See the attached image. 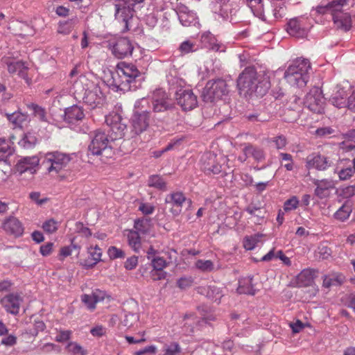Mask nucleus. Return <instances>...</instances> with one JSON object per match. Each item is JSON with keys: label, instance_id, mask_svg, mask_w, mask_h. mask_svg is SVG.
Returning a JSON list of instances; mask_svg holds the SVG:
<instances>
[{"label": "nucleus", "instance_id": "nucleus-1", "mask_svg": "<svg viewBox=\"0 0 355 355\" xmlns=\"http://www.w3.org/2000/svg\"><path fill=\"white\" fill-rule=\"evenodd\" d=\"M141 73L132 63L120 62L114 71L105 73L104 83L113 91L135 90L141 84Z\"/></svg>", "mask_w": 355, "mask_h": 355}, {"label": "nucleus", "instance_id": "nucleus-2", "mask_svg": "<svg viewBox=\"0 0 355 355\" xmlns=\"http://www.w3.org/2000/svg\"><path fill=\"white\" fill-rule=\"evenodd\" d=\"M105 123L109 127L108 136L105 131L96 130L92 133V141L89 146V150L93 154L99 155L110 148V140H116L123 137L125 135L127 125L123 121L121 116L116 112H112L105 117Z\"/></svg>", "mask_w": 355, "mask_h": 355}, {"label": "nucleus", "instance_id": "nucleus-3", "mask_svg": "<svg viewBox=\"0 0 355 355\" xmlns=\"http://www.w3.org/2000/svg\"><path fill=\"white\" fill-rule=\"evenodd\" d=\"M73 81L72 89L77 98H82L92 109L103 105L105 96L101 85H106L104 81H93L85 75H80Z\"/></svg>", "mask_w": 355, "mask_h": 355}, {"label": "nucleus", "instance_id": "nucleus-4", "mask_svg": "<svg viewBox=\"0 0 355 355\" xmlns=\"http://www.w3.org/2000/svg\"><path fill=\"white\" fill-rule=\"evenodd\" d=\"M261 78L254 67L245 68L237 79L240 94L245 96L253 94L257 96L264 95L269 88V83L266 78Z\"/></svg>", "mask_w": 355, "mask_h": 355}, {"label": "nucleus", "instance_id": "nucleus-5", "mask_svg": "<svg viewBox=\"0 0 355 355\" xmlns=\"http://www.w3.org/2000/svg\"><path fill=\"white\" fill-rule=\"evenodd\" d=\"M330 15L335 26L344 31L352 28V14L350 9L355 4L354 0H331Z\"/></svg>", "mask_w": 355, "mask_h": 355}, {"label": "nucleus", "instance_id": "nucleus-6", "mask_svg": "<svg viewBox=\"0 0 355 355\" xmlns=\"http://www.w3.org/2000/svg\"><path fill=\"white\" fill-rule=\"evenodd\" d=\"M311 64L307 59L298 58L292 62L286 69L284 78L292 87H303L309 78Z\"/></svg>", "mask_w": 355, "mask_h": 355}, {"label": "nucleus", "instance_id": "nucleus-7", "mask_svg": "<svg viewBox=\"0 0 355 355\" xmlns=\"http://www.w3.org/2000/svg\"><path fill=\"white\" fill-rule=\"evenodd\" d=\"M149 99L142 98L136 101L135 110L130 119L132 137L146 131L150 123V112L147 110Z\"/></svg>", "mask_w": 355, "mask_h": 355}, {"label": "nucleus", "instance_id": "nucleus-8", "mask_svg": "<svg viewBox=\"0 0 355 355\" xmlns=\"http://www.w3.org/2000/svg\"><path fill=\"white\" fill-rule=\"evenodd\" d=\"M42 166L49 173L58 174L64 169L69 163L71 158L68 154L52 151L41 155Z\"/></svg>", "mask_w": 355, "mask_h": 355}, {"label": "nucleus", "instance_id": "nucleus-9", "mask_svg": "<svg viewBox=\"0 0 355 355\" xmlns=\"http://www.w3.org/2000/svg\"><path fill=\"white\" fill-rule=\"evenodd\" d=\"M227 85L222 79L211 80L207 83L202 92V98L205 102L212 103L221 99L228 93Z\"/></svg>", "mask_w": 355, "mask_h": 355}, {"label": "nucleus", "instance_id": "nucleus-10", "mask_svg": "<svg viewBox=\"0 0 355 355\" xmlns=\"http://www.w3.org/2000/svg\"><path fill=\"white\" fill-rule=\"evenodd\" d=\"M144 0H115V19L124 22L128 26V21L134 14L135 9L139 7Z\"/></svg>", "mask_w": 355, "mask_h": 355}, {"label": "nucleus", "instance_id": "nucleus-11", "mask_svg": "<svg viewBox=\"0 0 355 355\" xmlns=\"http://www.w3.org/2000/svg\"><path fill=\"white\" fill-rule=\"evenodd\" d=\"M147 98L149 99V104L151 103L152 110L155 113L164 112L174 107L172 99L163 89H156Z\"/></svg>", "mask_w": 355, "mask_h": 355}, {"label": "nucleus", "instance_id": "nucleus-12", "mask_svg": "<svg viewBox=\"0 0 355 355\" xmlns=\"http://www.w3.org/2000/svg\"><path fill=\"white\" fill-rule=\"evenodd\" d=\"M304 105L314 113L322 114L324 112V98L321 89L314 87L310 89L304 98Z\"/></svg>", "mask_w": 355, "mask_h": 355}, {"label": "nucleus", "instance_id": "nucleus-13", "mask_svg": "<svg viewBox=\"0 0 355 355\" xmlns=\"http://www.w3.org/2000/svg\"><path fill=\"white\" fill-rule=\"evenodd\" d=\"M109 49L117 58H123L132 54L133 46L127 37H118L109 41Z\"/></svg>", "mask_w": 355, "mask_h": 355}, {"label": "nucleus", "instance_id": "nucleus-14", "mask_svg": "<svg viewBox=\"0 0 355 355\" xmlns=\"http://www.w3.org/2000/svg\"><path fill=\"white\" fill-rule=\"evenodd\" d=\"M1 228L6 234L14 238L21 237L24 232L22 222L12 216H8L2 220Z\"/></svg>", "mask_w": 355, "mask_h": 355}, {"label": "nucleus", "instance_id": "nucleus-15", "mask_svg": "<svg viewBox=\"0 0 355 355\" xmlns=\"http://www.w3.org/2000/svg\"><path fill=\"white\" fill-rule=\"evenodd\" d=\"M175 98L178 104L185 111L191 110L198 105L197 96L189 89L177 91Z\"/></svg>", "mask_w": 355, "mask_h": 355}, {"label": "nucleus", "instance_id": "nucleus-16", "mask_svg": "<svg viewBox=\"0 0 355 355\" xmlns=\"http://www.w3.org/2000/svg\"><path fill=\"white\" fill-rule=\"evenodd\" d=\"M22 302V297L15 293L7 294L0 300V304L5 311L15 315L19 313Z\"/></svg>", "mask_w": 355, "mask_h": 355}, {"label": "nucleus", "instance_id": "nucleus-17", "mask_svg": "<svg viewBox=\"0 0 355 355\" xmlns=\"http://www.w3.org/2000/svg\"><path fill=\"white\" fill-rule=\"evenodd\" d=\"M165 202L171 206V212L174 216H178L181 213L183 203L187 202L189 207L191 205V200L187 199L183 193L180 191L173 192L167 195Z\"/></svg>", "mask_w": 355, "mask_h": 355}, {"label": "nucleus", "instance_id": "nucleus-18", "mask_svg": "<svg viewBox=\"0 0 355 355\" xmlns=\"http://www.w3.org/2000/svg\"><path fill=\"white\" fill-rule=\"evenodd\" d=\"M310 25L306 24V19L297 17L292 19L288 23L287 32L296 37H304L307 35Z\"/></svg>", "mask_w": 355, "mask_h": 355}, {"label": "nucleus", "instance_id": "nucleus-19", "mask_svg": "<svg viewBox=\"0 0 355 355\" xmlns=\"http://www.w3.org/2000/svg\"><path fill=\"white\" fill-rule=\"evenodd\" d=\"M202 170L208 173L219 174L222 171V166L216 162V156L212 153L204 154L201 157Z\"/></svg>", "mask_w": 355, "mask_h": 355}, {"label": "nucleus", "instance_id": "nucleus-20", "mask_svg": "<svg viewBox=\"0 0 355 355\" xmlns=\"http://www.w3.org/2000/svg\"><path fill=\"white\" fill-rule=\"evenodd\" d=\"M176 12L180 23L184 26H196L199 24L196 14L183 5L178 7Z\"/></svg>", "mask_w": 355, "mask_h": 355}, {"label": "nucleus", "instance_id": "nucleus-21", "mask_svg": "<svg viewBox=\"0 0 355 355\" xmlns=\"http://www.w3.org/2000/svg\"><path fill=\"white\" fill-rule=\"evenodd\" d=\"M211 9L214 13L226 20L233 15L234 9L230 0H219L213 2Z\"/></svg>", "mask_w": 355, "mask_h": 355}, {"label": "nucleus", "instance_id": "nucleus-22", "mask_svg": "<svg viewBox=\"0 0 355 355\" xmlns=\"http://www.w3.org/2000/svg\"><path fill=\"white\" fill-rule=\"evenodd\" d=\"M313 183L315 186L314 193L320 199L328 197L330 190L335 187L334 181L330 179L313 180Z\"/></svg>", "mask_w": 355, "mask_h": 355}, {"label": "nucleus", "instance_id": "nucleus-23", "mask_svg": "<svg viewBox=\"0 0 355 355\" xmlns=\"http://www.w3.org/2000/svg\"><path fill=\"white\" fill-rule=\"evenodd\" d=\"M85 117L83 108L73 105L65 109L64 121L69 125H75L81 121Z\"/></svg>", "mask_w": 355, "mask_h": 355}, {"label": "nucleus", "instance_id": "nucleus-24", "mask_svg": "<svg viewBox=\"0 0 355 355\" xmlns=\"http://www.w3.org/2000/svg\"><path fill=\"white\" fill-rule=\"evenodd\" d=\"M106 296L105 291L96 289L92 291V294H84L81 296V300L87 309L93 311L96 308V304L103 301Z\"/></svg>", "mask_w": 355, "mask_h": 355}, {"label": "nucleus", "instance_id": "nucleus-25", "mask_svg": "<svg viewBox=\"0 0 355 355\" xmlns=\"http://www.w3.org/2000/svg\"><path fill=\"white\" fill-rule=\"evenodd\" d=\"M40 159L37 156L26 157L20 159L17 164V170L20 173L29 172L33 174L40 163Z\"/></svg>", "mask_w": 355, "mask_h": 355}, {"label": "nucleus", "instance_id": "nucleus-26", "mask_svg": "<svg viewBox=\"0 0 355 355\" xmlns=\"http://www.w3.org/2000/svg\"><path fill=\"white\" fill-rule=\"evenodd\" d=\"M334 173L338 174L340 180H349L354 174L350 159H339L336 165Z\"/></svg>", "mask_w": 355, "mask_h": 355}, {"label": "nucleus", "instance_id": "nucleus-27", "mask_svg": "<svg viewBox=\"0 0 355 355\" xmlns=\"http://www.w3.org/2000/svg\"><path fill=\"white\" fill-rule=\"evenodd\" d=\"M166 79L169 89L174 90L175 92L180 89H183L186 85L184 80L179 76L178 72L174 68L168 70Z\"/></svg>", "mask_w": 355, "mask_h": 355}, {"label": "nucleus", "instance_id": "nucleus-28", "mask_svg": "<svg viewBox=\"0 0 355 355\" xmlns=\"http://www.w3.org/2000/svg\"><path fill=\"white\" fill-rule=\"evenodd\" d=\"M307 166L309 168L323 171L331 166V162L323 155H315L308 157Z\"/></svg>", "mask_w": 355, "mask_h": 355}, {"label": "nucleus", "instance_id": "nucleus-29", "mask_svg": "<svg viewBox=\"0 0 355 355\" xmlns=\"http://www.w3.org/2000/svg\"><path fill=\"white\" fill-rule=\"evenodd\" d=\"M87 252L89 256V260H85L84 263H83V265L87 268H92L94 266H95L98 262H99L101 259L102 256V250L97 245H91L87 248Z\"/></svg>", "mask_w": 355, "mask_h": 355}, {"label": "nucleus", "instance_id": "nucleus-30", "mask_svg": "<svg viewBox=\"0 0 355 355\" xmlns=\"http://www.w3.org/2000/svg\"><path fill=\"white\" fill-rule=\"evenodd\" d=\"M243 153L249 157H252L258 162L265 159V153L263 150L260 147L250 144H245L243 148Z\"/></svg>", "mask_w": 355, "mask_h": 355}, {"label": "nucleus", "instance_id": "nucleus-31", "mask_svg": "<svg viewBox=\"0 0 355 355\" xmlns=\"http://www.w3.org/2000/svg\"><path fill=\"white\" fill-rule=\"evenodd\" d=\"M345 281V276L340 272H331L323 277V286L326 288L340 286Z\"/></svg>", "mask_w": 355, "mask_h": 355}, {"label": "nucleus", "instance_id": "nucleus-32", "mask_svg": "<svg viewBox=\"0 0 355 355\" xmlns=\"http://www.w3.org/2000/svg\"><path fill=\"white\" fill-rule=\"evenodd\" d=\"M201 42L203 45L215 51L224 52L225 46L216 42V39L210 33H203L201 36Z\"/></svg>", "mask_w": 355, "mask_h": 355}, {"label": "nucleus", "instance_id": "nucleus-33", "mask_svg": "<svg viewBox=\"0 0 355 355\" xmlns=\"http://www.w3.org/2000/svg\"><path fill=\"white\" fill-rule=\"evenodd\" d=\"M245 2L254 16L263 21L266 20L263 0H245Z\"/></svg>", "mask_w": 355, "mask_h": 355}, {"label": "nucleus", "instance_id": "nucleus-34", "mask_svg": "<svg viewBox=\"0 0 355 355\" xmlns=\"http://www.w3.org/2000/svg\"><path fill=\"white\" fill-rule=\"evenodd\" d=\"M347 94L343 88L337 87V90L333 94L330 101L336 107L342 108L347 107L346 96Z\"/></svg>", "mask_w": 355, "mask_h": 355}, {"label": "nucleus", "instance_id": "nucleus-35", "mask_svg": "<svg viewBox=\"0 0 355 355\" xmlns=\"http://www.w3.org/2000/svg\"><path fill=\"white\" fill-rule=\"evenodd\" d=\"M313 271L310 269L303 270L297 277V284L300 287L310 286L313 281Z\"/></svg>", "mask_w": 355, "mask_h": 355}, {"label": "nucleus", "instance_id": "nucleus-36", "mask_svg": "<svg viewBox=\"0 0 355 355\" xmlns=\"http://www.w3.org/2000/svg\"><path fill=\"white\" fill-rule=\"evenodd\" d=\"M252 279L251 277L244 278L239 281V286L237 291L239 293L248 294L254 295L255 294V289L252 283Z\"/></svg>", "mask_w": 355, "mask_h": 355}, {"label": "nucleus", "instance_id": "nucleus-37", "mask_svg": "<svg viewBox=\"0 0 355 355\" xmlns=\"http://www.w3.org/2000/svg\"><path fill=\"white\" fill-rule=\"evenodd\" d=\"M7 65L8 71H9V73H18V74L21 77H24L26 74V71L28 69V67L25 64V62L22 61L7 62Z\"/></svg>", "mask_w": 355, "mask_h": 355}, {"label": "nucleus", "instance_id": "nucleus-38", "mask_svg": "<svg viewBox=\"0 0 355 355\" xmlns=\"http://www.w3.org/2000/svg\"><path fill=\"white\" fill-rule=\"evenodd\" d=\"M128 244L130 248L135 252H139L141 248L140 234L138 232L130 230L128 234Z\"/></svg>", "mask_w": 355, "mask_h": 355}, {"label": "nucleus", "instance_id": "nucleus-39", "mask_svg": "<svg viewBox=\"0 0 355 355\" xmlns=\"http://www.w3.org/2000/svg\"><path fill=\"white\" fill-rule=\"evenodd\" d=\"M37 143L35 135L31 132L25 133L21 139L18 141V144L24 148H32Z\"/></svg>", "mask_w": 355, "mask_h": 355}, {"label": "nucleus", "instance_id": "nucleus-40", "mask_svg": "<svg viewBox=\"0 0 355 355\" xmlns=\"http://www.w3.org/2000/svg\"><path fill=\"white\" fill-rule=\"evenodd\" d=\"M184 326L188 328L190 327L191 332L194 331L195 329H197L198 326H201L202 324L205 323L204 319H200L193 314L186 315L184 316Z\"/></svg>", "mask_w": 355, "mask_h": 355}, {"label": "nucleus", "instance_id": "nucleus-41", "mask_svg": "<svg viewBox=\"0 0 355 355\" xmlns=\"http://www.w3.org/2000/svg\"><path fill=\"white\" fill-rule=\"evenodd\" d=\"M8 121L16 127H21L23 123L27 121L28 116L20 112H15L6 114Z\"/></svg>", "mask_w": 355, "mask_h": 355}, {"label": "nucleus", "instance_id": "nucleus-42", "mask_svg": "<svg viewBox=\"0 0 355 355\" xmlns=\"http://www.w3.org/2000/svg\"><path fill=\"white\" fill-rule=\"evenodd\" d=\"M150 230V221L146 218L138 219L135 221V232H138L139 234H146Z\"/></svg>", "mask_w": 355, "mask_h": 355}, {"label": "nucleus", "instance_id": "nucleus-43", "mask_svg": "<svg viewBox=\"0 0 355 355\" xmlns=\"http://www.w3.org/2000/svg\"><path fill=\"white\" fill-rule=\"evenodd\" d=\"M148 184L149 187L156 188L161 191H166V182L158 175H153L149 177Z\"/></svg>", "mask_w": 355, "mask_h": 355}, {"label": "nucleus", "instance_id": "nucleus-44", "mask_svg": "<svg viewBox=\"0 0 355 355\" xmlns=\"http://www.w3.org/2000/svg\"><path fill=\"white\" fill-rule=\"evenodd\" d=\"M198 49V46L196 43L187 40L180 44L178 51L180 55H184L187 53L196 51Z\"/></svg>", "mask_w": 355, "mask_h": 355}, {"label": "nucleus", "instance_id": "nucleus-45", "mask_svg": "<svg viewBox=\"0 0 355 355\" xmlns=\"http://www.w3.org/2000/svg\"><path fill=\"white\" fill-rule=\"evenodd\" d=\"M77 22V19H71L63 22H60L58 32L61 34L68 35L71 33Z\"/></svg>", "mask_w": 355, "mask_h": 355}, {"label": "nucleus", "instance_id": "nucleus-46", "mask_svg": "<svg viewBox=\"0 0 355 355\" xmlns=\"http://www.w3.org/2000/svg\"><path fill=\"white\" fill-rule=\"evenodd\" d=\"M330 3L329 1L327 4H320L315 8H313L311 10L310 15L314 19H316L318 16L324 15L326 14H330Z\"/></svg>", "mask_w": 355, "mask_h": 355}, {"label": "nucleus", "instance_id": "nucleus-47", "mask_svg": "<svg viewBox=\"0 0 355 355\" xmlns=\"http://www.w3.org/2000/svg\"><path fill=\"white\" fill-rule=\"evenodd\" d=\"M68 353L71 355H87V351L76 342H70L66 346Z\"/></svg>", "mask_w": 355, "mask_h": 355}, {"label": "nucleus", "instance_id": "nucleus-48", "mask_svg": "<svg viewBox=\"0 0 355 355\" xmlns=\"http://www.w3.org/2000/svg\"><path fill=\"white\" fill-rule=\"evenodd\" d=\"M352 212V208L349 205L344 204L334 214V216L337 220L340 221L346 220Z\"/></svg>", "mask_w": 355, "mask_h": 355}, {"label": "nucleus", "instance_id": "nucleus-49", "mask_svg": "<svg viewBox=\"0 0 355 355\" xmlns=\"http://www.w3.org/2000/svg\"><path fill=\"white\" fill-rule=\"evenodd\" d=\"M181 351L180 345L176 342L165 344L163 347L164 355H178Z\"/></svg>", "mask_w": 355, "mask_h": 355}, {"label": "nucleus", "instance_id": "nucleus-50", "mask_svg": "<svg viewBox=\"0 0 355 355\" xmlns=\"http://www.w3.org/2000/svg\"><path fill=\"white\" fill-rule=\"evenodd\" d=\"M12 151L10 142L4 138H0V157L10 155Z\"/></svg>", "mask_w": 355, "mask_h": 355}, {"label": "nucleus", "instance_id": "nucleus-51", "mask_svg": "<svg viewBox=\"0 0 355 355\" xmlns=\"http://www.w3.org/2000/svg\"><path fill=\"white\" fill-rule=\"evenodd\" d=\"M261 236L255 234L254 236H246L243 241V246L247 250H252L254 249L259 241Z\"/></svg>", "mask_w": 355, "mask_h": 355}, {"label": "nucleus", "instance_id": "nucleus-52", "mask_svg": "<svg viewBox=\"0 0 355 355\" xmlns=\"http://www.w3.org/2000/svg\"><path fill=\"white\" fill-rule=\"evenodd\" d=\"M279 157L282 166L284 167L287 171H293L294 168V163L291 155L282 153L279 154Z\"/></svg>", "mask_w": 355, "mask_h": 355}, {"label": "nucleus", "instance_id": "nucleus-53", "mask_svg": "<svg viewBox=\"0 0 355 355\" xmlns=\"http://www.w3.org/2000/svg\"><path fill=\"white\" fill-rule=\"evenodd\" d=\"M195 266L202 272H211L214 269V264L210 260L199 259L196 262Z\"/></svg>", "mask_w": 355, "mask_h": 355}, {"label": "nucleus", "instance_id": "nucleus-54", "mask_svg": "<svg viewBox=\"0 0 355 355\" xmlns=\"http://www.w3.org/2000/svg\"><path fill=\"white\" fill-rule=\"evenodd\" d=\"M29 107L33 110L34 116L41 121H47L46 113L44 108L35 104H31Z\"/></svg>", "mask_w": 355, "mask_h": 355}, {"label": "nucleus", "instance_id": "nucleus-55", "mask_svg": "<svg viewBox=\"0 0 355 355\" xmlns=\"http://www.w3.org/2000/svg\"><path fill=\"white\" fill-rule=\"evenodd\" d=\"M42 228L48 234L54 233L58 228V223L52 218L49 219L43 223Z\"/></svg>", "mask_w": 355, "mask_h": 355}, {"label": "nucleus", "instance_id": "nucleus-56", "mask_svg": "<svg viewBox=\"0 0 355 355\" xmlns=\"http://www.w3.org/2000/svg\"><path fill=\"white\" fill-rule=\"evenodd\" d=\"M300 201L296 196H293L285 201L284 204V210L285 211H291L298 207Z\"/></svg>", "mask_w": 355, "mask_h": 355}, {"label": "nucleus", "instance_id": "nucleus-57", "mask_svg": "<svg viewBox=\"0 0 355 355\" xmlns=\"http://www.w3.org/2000/svg\"><path fill=\"white\" fill-rule=\"evenodd\" d=\"M150 261L153 269L158 270H163V269L167 266L166 260L159 256L153 257L152 259H150Z\"/></svg>", "mask_w": 355, "mask_h": 355}, {"label": "nucleus", "instance_id": "nucleus-58", "mask_svg": "<svg viewBox=\"0 0 355 355\" xmlns=\"http://www.w3.org/2000/svg\"><path fill=\"white\" fill-rule=\"evenodd\" d=\"M207 295L209 297L213 298L215 302H219L223 295L218 288L215 286H209L207 288Z\"/></svg>", "mask_w": 355, "mask_h": 355}, {"label": "nucleus", "instance_id": "nucleus-59", "mask_svg": "<svg viewBox=\"0 0 355 355\" xmlns=\"http://www.w3.org/2000/svg\"><path fill=\"white\" fill-rule=\"evenodd\" d=\"M107 254L110 258L112 259L123 258L125 257L124 252L115 246H112L109 248L107 250Z\"/></svg>", "mask_w": 355, "mask_h": 355}, {"label": "nucleus", "instance_id": "nucleus-60", "mask_svg": "<svg viewBox=\"0 0 355 355\" xmlns=\"http://www.w3.org/2000/svg\"><path fill=\"white\" fill-rule=\"evenodd\" d=\"M193 279L191 277H180L178 282V286L181 289H185L192 286Z\"/></svg>", "mask_w": 355, "mask_h": 355}, {"label": "nucleus", "instance_id": "nucleus-61", "mask_svg": "<svg viewBox=\"0 0 355 355\" xmlns=\"http://www.w3.org/2000/svg\"><path fill=\"white\" fill-rule=\"evenodd\" d=\"M138 335L141 336V338H135L134 336H125V338L129 344H138L144 343L146 340L145 338V331H140Z\"/></svg>", "mask_w": 355, "mask_h": 355}, {"label": "nucleus", "instance_id": "nucleus-62", "mask_svg": "<svg viewBox=\"0 0 355 355\" xmlns=\"http://www.w3.org/2000/svg\"><path fill=\"white\" fill-rule=\"evenodd\" d=\"M139 210L145 215H149L155 211V207L150 203L141 202L139 206Z\"/></svg>", "mask_w": 355, "mask_h": 355}, {"label": "nucleus", "instance_id": "nucleus-63", "mask_svg": "<svg viewBox=\"0 0 355 355\" xmlns=\"http://www.w3.org/2000/svg\"><path fill=\"white\" fill-rule=\"evenodd\" d=\"M286 8L283 3L279 4V6H275L273 9V16L275 19H278L282 18L285 16L286 14Z\"/></svg>", "mask_w": 355, "mask_h": 355}, {"label": "nucleus", "instance_id": "nucleus-64", "mask_svg": "<svg viewBox=\"0 0 355 355\" xmlns=\"http://www.w3.org/2000/svg\"><path fill=\"white\" fill-rule=\"evenodd\" d=\"M272 142L275 144V147L277 149H283L287 144L286 139L283 135H279L275 137L272 139Z\"/></svg>", "mask_w": 355, "mask_h": 355}]
</instances>
